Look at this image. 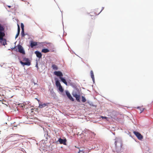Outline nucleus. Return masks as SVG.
I'll return each instance as SVG.
<instances>
[{
	"mask_svg": "<svg viewBox=\"0 0 153 153\" xmlns=\"http://www.w3.org/2000/svg\"><path fill=\"white\" fill-rule=\"evenodd\" d=\"M4 31V30H2V32L3 33V34L1 36H0V43H1V44H2L3 45H4L7 44V43L6 40L4 39L3 38L5 35V33Z\"/></svg>",
	"mask_w": 153,
	"mask_h": 153,
	"instance_id": "3",
	"label": "nucleus"
},
{
	"mask_svg": "<svg viewBox=\"0 0 153 153\" xmlns=\"http://www.w3.org/2000/svg\"><path fill=\"white\" fill-rule=\"evenodd\" d=\"M76 100L78 102H80V96L79 95L75 97Z\"/></svg>",
	"mask_w": 153,
	"mask_h": 153,
	"instance_id": "21",
	"label": "nucleus"
},
{
	"mask_svg": "<svg viewBox=\"0 0 153 153\" xmlns=\"http://www.w3.org/2000/svg\"><path fill=\"white\" fill-rule=\"evenodd\" d=\"M134 133L139 140H141L143 139V136L140 133L136 131H134Z\"/></svg>",
	"mask_w": 153,
	"mask_h": 153,
	"instance_id": "4",
	"label": "nucleus"
},
{
	"mask_svg": "<svg viewBox=\"0 0 153 153\" xmlns=\"http://www.w3.org/2000/svg\"><path fill=\"white\" fill-rule=\"evenodd\" d=\"M19 33H19V32L18 33H17L16 34V37H15V38L16 39L18 37V36H19Z\"/></svg>",
	"mask_w": 153,
	"mask_h": 153,
	"instance_id": "28",
	"label": "nucleus"
},
{
	"mask_svg": "<svg viewBox=\"0 0 153 153\" xmlns=\"http://www.w3.org/2000/svg\"><path fill=\"white\" fill-rule=\"evenodd\" d=\"M58 141H59L60 144H63L65 145L66 144V140L65 139H62L61 138H60L59 139Z\"/></svg>",
	"mask_w": 153,
	"mask_h": 153,
	"instance_id": "8",
	"label": "nucleus"
},
{
	"mask_svg": "<svg viewBox=\"0 0 153 153\" xmlns=\"http://www.w3.org/2000/svg\"><path fill=\"white\" fill-rule=\"evenodd\" d=\"M37 100L39 101V100H38V99H37Z\"/></svg>",
	"mask_w": 153,
	"mask_h": 153,
	"instance_id": "35",
	"label": "nucleus"
},
{
	"mask_svg": "<svg viewBox=\"0 0 153 153\" xmlns=\"http://www.w3.org/2000/svg\"><path fill=\"white\" fill-rule=\"evenodd\" d=\"M104 7H102V10H101V11L100 12V13H101V12H102V11L103 9H104Z\"/></svg>",
	"mask_w": 153,
	"mask_h": 153,
	"instance_id": "32",
	"label": "nucleus"
},
{
	"mask_svg": "<svg viewBox=\"0 0 153 153\" xmlns=\"http://www.w3.org/2000/svg\"><path fill=\"white\" fill-rule=\"evenodd\" d=\"M39 107L40 108H42L44 107H45L47 105V104H46V103L40 104L39 102Z\"/></svg>",
	"mask_w": 153,
	"mask_h": 153,
	"instance_id": "13",
	"label": "nucleus"
},
{
	"mask_svg": "<svg viewBox=\"0 0 153 153\" xmlns=\"http://www.w3.org/2000/svg\"><path fill=\"white\" fill-rule=\"evenodd\" d=\"M65 93L68 98L72 101H74V99L71 96L70 93L68 91H66Z\"/></svg>",
	"mask_w": 153,
	"mask_h": 153,
	"instance_id": "6",
	"label": "nucleus"
},
{
	"mask_svg": "<svg viewBox=\"0 0 153 153\" xmlns=\"http://www.w3.org/2000/svg\"><path fill=\"white\" fill-rule=\"evenodd\" d=\"M54 74L58 76H59V78L62 77L63 74L60 71H55L54 72Z\"/></svg>",
	"mask_w": 153,
	"mask_h": 153,
	"instance_id": "7",
	"label": "nucleus"
},
{
	"mask_svg": "<svg viewBox=\"0 0 153 153\" xmlns=\"http://www.w3.org/2000/svg\"><path fill=\"white\" fill-rule=\"evenodd\" d=\"M56 85L57 87L61 86L60 82L58 80H56L55 81Z\"/></svg>",
	"mask_w": 153,
	"mask_h": 153,
	"instance_id": "16",
	"label": "nucleus"
},
{
	"mask_svg": "<svg viewBox=\"0 0 153 153\" xmlns=\"http://www.w3.org/2000/svg\"><path fill=\"white\" fill-rule=\"evenodd\" d=\"M49 50L46 48L42 49V52L44 53H47L49 52Z\"/></svg>",
	"mask_w": 153,
	"mask_h": 153,
	"instance_id": "18",
	"label": "nucleus"
},
{
	"mask_svg": "<svg viewBox=\"0 0 153 153\" xmlns=\"http://www.w3.org/2000/svg\"><path fill=\"white\" fill-rule=\"evenodd\" d=\"M101 118L102 119H107V118L106 117L103 116H101Z\"/></svg>",
	"mask_w": 153,
	"mask_h": 153,
	"instance_id": "30",
	"label": "nucleus"
},
{
	"mask_svg": "<svg viewBox=\"0 0 153 153\" xmlns=\"http://www.w3.org/2000/svg\"><path fill=\"white\" fill-rule=\"evenodd\" d=\"M44 136L46 139H48L49 137V136L47 131H45L44 135Z\"/></svg>",
	"mask_w": 153,
	"mask_h": 153,
	"instance_id": "19",
	"label": "nucleus"
},
{
	"mask_svg": "<svg viewBox=\"0 0 153 153\" xmlns=\"http://www.w3.org/2000/svg\"><path fill=\"white\" fill-rule=\"evenodd\" d=\"M137 108L139 109L140 110V113H142L143 111L144 110V109L143 108H141L140 107H137Z\"/></svg>",
	"mask_w": 153,
	"mask_h": 153,
	"instance_id": "24",
	"label": "nucleus"
},
{
	"mask_svg": "<svg viewBox=\"0 0 153 153\" xmlns=\"http://www.w3.org/2000/svg\"><path fill=\"white\" fill-rule=\"evenodd\" d=\"M59 79L63 83H64L66 85H67V83L66 81V79L65 78L62 77H59Z\"/></svg>",
	"mask_w": 153,
	"mask_h": 153,
	"instance_id": "11",
	"label": "nucleus"
},
{
	"mask_svg": "<svg viewBox=\"0 0 153 153\" xmlns=\"http://www.w3.org/2000/svg\"><path fill=\"white\" fill-rule=\"evenodd\" d=\"M35 53L36 54L37 57L39 58L42 57V54L41 52L38 51H36L35 52Z\"/></svg>",
	"mask_w": 153,
	"mask_h": 153,
	"instance_id": "9",
	"label": "nucleus"
},
{
	"mask_svg": "<svg viewBox=\"0 0 153 153\" xmlns=\"http://www.w3.org/2000/svg\"><path fill=\"white\" fill-rule=\"evenodd\" d=\"M4 29L2 26L0 24V36H1L3 34L2 32V30H4Z\"/></svg>",
	"mask_w": 153,
	"mask_h": 153,
	"instance_id": "14",
	"label": "nucleus"
},
{
	"mask_svg": "<svg viewBox=\"0 0 153 153\" xmlns=\"http://www.w3.org/2000/svg\"><path fill=\"white\" fill-rule=\"evenodd\" d=\"M22 135H19L18 134H14L13 135V136L12 137H15V139L16 140H19V139L18 138V137H22Z\"/></svg>",
	"mask_w": 153,
	"mask_h": 153,
	"instance_id": "12",
	"label": "nucleus"
},
{
	"mask_svg": "<svg viewBox=\"0 0 153 153\" xmlns=\"http://www.w3.org/2000/svg\"><path fill=\"white\" fill-rule=\"evenodd\" d=\"M37 45V43L33 41H31L30 42V45L32 48H33L34 46Z\"/></svg>",
	"mask_w": 153,
	"mask_h": 153,
	"instance_id": "10",
	"label": "nucleus"
},
{
	"mask_svg": "<svg viewBox=\"0 0 153 153\" xmlns=\"http://www.w3.org/2000/svg\"><path fill=\"white\" fill-rule=\"evenodd\" d=\"M21 27L22 30H24V26L22 23L21 24Z\"/></svg>",
	"mask_w": 153,
	"mask_h": 153,
	"instance_id": "26",
	"label": "nucleus"
},
{
	"mask_svg": "<svg viewBox=\"0 0 153 153\" xmlns=\"http://www.w3.org/2000/svg\"><path fill=\"white\" fill-rule=\"evenodd\" d=\"M18 51L19 52L23 54H25V51L22 47L20 45H19L18 46Z\"/></svg>",
	"mask_w": 153,
	"mask_h": 153,
	"instance_id": "5",
	"label": "nucleus"
},
{
	"mask_svg": "<svg viewBox=\"0 0 153 153\" xmlns=\"http://www.w3.org/2000/svg\"><path fill=\"white\" fill-rule=\"evenodd\" d=\"M82 102H85L86 101L85 98L83 96H82Z\"/></svg>",
	"mask_w": 153,
	"mask_h": 153,
	"instance_id": "25",
	"label": "nucleus"
},
{
	"mask_svg": "<svg viewBox=\"0 0 153 153\" xmlns=\"http://www.w3.org/2000/svg\"><path fill=\"white\" fill-rule=\"evenodd\" d=\"M18 32L17 33H18L19 32V33H20V27H19V25H18Z\"/></svg>",
	"mask_w": 153,
	"mask_h": 153,
	"instance_id": "27",
	"label": "nucleus"
},
{
	"mask_svg": "<svg viewBox=\"0 0 153 153\" xmlns=\"http://www.w3.org/2000/svg\"><path fill=\"white\" fill-rule=\"evenodd\" d=\"M115 145L116 149H120L122 146V140L120 138H116L115 139Z\"/></svg>",
	"mask_w": 153,
	"mask_h": 153,
	"instance_id": "1",
	"label": "nucleus"
},
{
	"mask_svg": "<svg viewBox=\"0 0 153 153\" xmlns=\"http://www.w3.org/2000/svg\"><path fill=\"white\" fill-rule=\"evenodd\" d=\"M37 100L39 101V100H38V99H37Z\"/></svg>",
	"mask_w": 153,
	"mask_h": 153,
	"instance_id": "36",
	"label": "nucleus"
},
{
	"mask_svg": "<svg viewBox=\"0 0 153 153\" xmlns=\"http://www.w3.org/2000/svg\"><path fill=\"white\" fill-rule=\"evenodd\" d=\"M59 88V91L61 92H63V89L62 86H59L58 87Z\"/></svg>",
	"mask_w": 153,
	"mask_h": 153,
	"instance_id": "22",
	"label": "nucleus"
},
{
	"mask_svg": "<svg viewBox=\"0 0 153 153\" xmlns=\"http://www.w3.org/2000/svg\"><path fill=\"white\" fill-rule=\"evenodd\" d=\"M52 67L54 70H57L58 69V67L55 64H53L52 65Z\"/></svg>",
	"mask_w": 153,
	"mask_h": 153,
	"instance_id": "17",
	"label": "nucleus"
},
{
	"mask_svg": "<svg viewBox=\"0 0 153 153\" xmlns=\"http://www.w3.org/2000/svg\"><path fill=\"white\" fill-rule=\"evenodd\" d=\"M8 6L9 8H10V7H11V6H10L8 5V6Z\"/></svg>",
	"mask_w": 153,
	"mask_h": 153,
	"instance_id": "34",
	"label": "nucleus"
},
{
	"mask_svg": "<svg viewBox=\"0 0 153 153\" xmlns=\"http://www.w3.org/2000/svg\"><path fill=\"white\" fill-rule=\"evenodd\" d=\"M78 153H84V152L83 150H79V152Z\"/></svg>",
	"mask_w": 153,
	"mask_h": 153,
	"instance_id": "29",
	"label": "nucleus"
},
{
	"mask_svg": "<svg viewBox=\"0 0 153 153\" xmlns=\"http://www.w3.org/2000/svg\"><path fill=\"white\" fill-rule=\"evenodd\" d=\"M91 77L92 79L93 82H94V75L93 73V72L92 71H91Z\"/></svg>",
	"mask_w": 153,
	"mask_h": 153,
	"instance_id": "15",
	"label": "nucleus"
},
{
	"mask_svg": "<svg viewBox=\"0 0 153 153\" xmlns=\"http://www.w3.org/2000/svg\"><path fill=\"white\" fill-rule=\"evenodd\" d=\"M72 95L73 96L75 97H76L78 95H79L75 91H73L72 93Z\"/></svg>",
	"mask_w": 153,
	"mask_h": 153,
	"instance_id": "20",
	"label": "nucleus"
},
{
	"mask_svg": "<svg viewBox=\"0 0 153 153\" xmlns=\"http://www.w3.org/2000/svg\"><path fill=\"white\" fill-rule=\"evenodd\" d=\"M51 91V92H52V94L53 95L54 94V93L53 92H52V91Z\"/></svg>",
	"mask_w": 153,
	"mask_h": 153,
	"instance_id": "33",
	"label": "nucleus"
},
{
	"mask_svg": "<svg viewBox=\"0 0 153 153\" xmlns=\"http://www.w3.org/2000/svg\"><path fill=\"white\" fill-rule=\"evenodd\" d=\"M35 67L36 68H38V63H37V62H36V64Z\"/></svg>",
	"mask_w": 153,
	"mask_h": 153,
	"instance_id": "31",
	"label": "nucleus"
},
{
	"mask_svg": "<svg viewBox=\"0 0 153 153\" xmlns=\"http://www.w3.org/2000/svg\"><path fill=\"white\" fill-rule=\"evenodd\" d=\"M21 35L22 37H23L25 36V34L24 33V30H22V31L21 33Z\"/></svg>",
	"mask_w": 153,
	"mask_h": 153,
	"instance_id": "23",
	"label": "nucleus"
},
{
	"mask_svg": "<svg viewBox=\"0 0 153 153\" xmlns=\"http://www.w3.org/2000/svg\"><path fill=\"white\" fill-rule=\"evenodd\" d=\"M20 62L23 66L24 65L30 66L31 64L29 59L25 57L23 58L22 59V61H20Z\"/></svg>",
	"mask_w": 153,
	"mask_h": 153,
	"instance_id": "2",
	"label": "nucleus"
}]
</instances>
